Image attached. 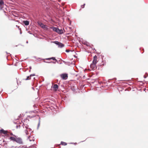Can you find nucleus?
<instances>
[{
    "mask_svg": "<svg viewBox=\"0 0 148 148\" xmlns=\"http://www.w3.org/2000/svg\"><path fill=\"white\" fill-rule=\"evenodd\" d=\"M57 33L60 34H62L64 33V32L62 30L58 28V29Z\"/></svg>",
    "mask_w": 148,
    "mask_h": 148,
    "instance_id": "obj_9",
    "label": "nucleus"
},
{
    "mask_svg": "<svg viewBox=\"0 0 148 148\" xmlns=\"http://www.w3.org/2000/svg\"><path fill=\"white\" fill-rule=\"evenodd\" d=\"M43 62L45 63H47V61H45V60H44L43 61Z\"/></svg>",
    "mask_w": 148,
    "mask_h": 148,
    "instance_id": "obj_38",
    "label": "nucleus"
},
{
    "mask_svg": "<svg viewBox=\"0 0 148 148\" xmlns=\"http://www.w3.org/2000/svg\"><path fill=\"white\" fill-rule=\"evenodd\" d=\"M71 22L70 23V24H71Z\"/></svg>",
    "mask_w": 148,
    "mask_h": 148,
    "instance_id": "obj_59",
    "label": "nucleus"
},
{
    "mask_svg": "<svg viewBox=\"0 0 148 148\" xmlns=\"http://www.w3.org/2000/svg\"><path fill=\"white\" fill-rule=\"evenodd\" d=\"M6 53L7 54H10V55H11V54H10L9 53H8L7 52H6Z\"/></svg>",
    "mask_w": 148,
    "mask_h": 148,
    "instance_id": "obj_36",
    "label": "nucleus"
},
{
    "mask_svg": "<svg viewBox=\"0 0 148 148\" xmlns=\"http://www.w3.org/2000/svg\"><path fill=\"white\" fill-rule=\"evenodd\" d=\"M84 45H85L87 46L90 47V44L88 42H86V43L84 44Z\"/></svg>",
    "mask_w": 148,
    "mask_h": 148,
    "instance_id": "obj_20",
    "label": "nucleus"
},
{
    "mask_svg": "<svg viewBox=\"0 0 148 148\" xmlns=\"http://www.w3.org/2000/svg\"><path fill=\"white\" fill-rule=\"evenodd\" d=\"M31 78V77L30 75L29 76H27V78L26 79H25L26 80H29V79H30Z\"/></svg>",
    "mask_w": 148,
    "mask_h": 148,
    "instance_id": "obj_19",
    "label": "nucleus"
},
{
    "mask_svg": "<svg viewBox=\"0 0 148 148\" xmlns=\"http://www.w3.org/2000/svg\"><path fill=\"white\" fill-rule=\"evenodd\" d=\"M16 56H15V57H16V58H17Z\"/></svg>",
    "mask_w": 148,
    "mask_h": 148,
    "instance_id": "obj_55",
    "label": "nucleus"
},
{
    "mask_svg": "<svg viewBox=\"0 0 148 148\" xmlns=\"http://www.w3.org/2000/svg\"><path fill=\"white\" fill-rule=\"evenodd\" d=\"M29 69H32V67L31 66H29Z\"/></svg>",
    "mask_w": 148,
    "mask_h": 148,
    "instance_id": "obj_40",
    "label": "nucleus"
},
{
    "mask_svg": "<svg viewBox=\"0 0 148 148\" xmlns=\"http://www.w3.org/2000/svg\"><path fill=\"white\" fill-rule=\"evenodd\" d=\"M9 135H13V136H14V135H13V134L12 133H10V134H9ZM14 136H15V135H14Z\"/></svg>",
    "mask_w": 148,
    "mask_h": 148,
    "instance_id": "obj_29",
    "label": "nucleus"
},
{
    "mask_svg": "<svg viewBox=\"0 0 148 148\" xmlns=\"http://www.w3.org/2000/svg\"><path fill=\"white\" fill-rule=\"evenodd\" d=\"M97 57L95 55L93 57V59L92 61L94 62H97Z\"/></svg>",
    "mask_w": 148,
    "mask_h": 148,
    "instance_id": "obj_12",
    "label": "nucleus"
},
{
    "mask_svg": "<svg viewBox=\"0 0 148 148\" xmlns=\"http://www.w3.org/2000/svg\"><path fill=\"white\" fill-rule=\"evenodd\" d=\"M44 60V59H42V60Z\"/></svg>",
    "mask_w": 148,
    "mask_h": 148,
    "instance_id": "obj_56",
    "label": "nucleus"
},
{
    "mask_svg": "<svg viewBox=\"0 0 148 148\" xmlns=\"http://www.w3.org/2000/svg\"><path fill=\"white\" fill-rule=\"evenodd\" d=\"M27 129H26V130H25V132L26 135H28V132Z\"/></svg>",
    "mask_w": 148,
    "mask_h": 148,
    "instance_id": "obj_23",
    "label": "nucleus"
},
{
    "mask_svg": "<svg viewBox=\"0 0 148 148\" xmlns=\"http://www.w3.org/2000/svg\"><path fill=\"white\" fill-rule=\"evenodd\" d=\"M32 89H34L33 87H32Z\"/></svg>",
    "mask_w": 148,
    "mask_h": 148,
    "instance_id": "obj_60",
    "label": "nucleus"
},
{
    "mask_svg": "<svg viewBox=\"0 0 148 148\" xmlns=\"http://www.w3.org/2000/svg\"><path fill=\"white\" fill-rule=\"evenodd\" d=\"M56 62H53L52 63H53V64H56Z\"/></svg>",
    "mask_w": 148,
    "mask_h": 148,
    "instance_id": "obj_34",
    "label": "nucleus"
},
{
    "mask_svg": "<svg viewBox=\"0 0 148 148\" xmlns=\"http://www.w3.org/2000/svg\"><path fill=\"white\" fill-rule=\"evenodd\" d=\"M110 83H114V82H113L112 81H111V82H110Z\"/></svg>",
    "mask_w": 148,
    "mask_h": 148,
    "instance_id": "obj_41",
    "label": "nucleus"
},
{
    "mask_svg": "<svg viewBox=\"0 0 148 148\" xmlns=\"http://www.w3.org/2000/svg\"><path fill=\"white\" fill-rule=\"evenodd\" d=\"M14 147L13 146H11V147L10 148H12V147Z\"/></svg>",
    "mask_w": 148,
    "mask_h": 148,
    "instance_id": "obj_43",
    "label": "nucleus"
},
{
    "mask_svg": "<svg viewBox=\"0 0 148 148\" xmlns=\"http://www.w3.org/2000/svg\"><path fill=\"white\" fill-rule=\"evenodd\" d=\"M97 62H94L92 61V63L90 64V68L92 69L95 70V69L97 68V67H96V64Z\"/></svg>",
    "mask_w": 148,
    "mask_h": 148,
    "instance_id": "obj_4",
    "label": "nucleus"
},
{
    "mask_svg": "<svg viewBox=\"0 0 148 148\" xmlns=\"http://www.w3.org/2000/svg\"><path fill=\"white\" fill-rule=\"evenodd\" d=\"M19 29H20V34H21L22 33V31H21V28L20 29L19 28Z\"/></svg>",
    "mask_w": 148,
    "mask_h": 148,
    "instance_id": "obj_31",
    "label": "nucleus"
},
{
    "mask_svg": "<svg viewBox=\"0 0 148 148\" xmlns=\"http://www.w3.org/2000/svg\"><path fill=\"white\" fill-rule=\"evenodd\" d=\"M36 145L35 144H34L33 145H31V146H29V148H31V147L36 148V147H35Z\"/></svg>",
    "mask_w": 148,
    "mask_h": 148,
    "instance_id": "obj_21",
    "label": "nucleus"
},
{
    "mask_svg": "<svg viewBox=\"0 0 148 148\" xmlns=\"http://www.w3.org/2000/svg\"><path fill=\"white\" fill-rule=\"evenodd\" d=\"M104 65V62L103 61H102V62L100 64L99 66H103Z\"/></svg>",
    "mask_w": 148,
    "mask_h": 148,
    "instance_id": "obj_16",
    "label": "nucleus"
},
{
    "mask_svg": "<svg viewBox=\"0 0 148 148\" xmlns=\"http://www.w3.org/2000/svg\"><path fill=\"white\" fill-rule=\"evenodd\" d=\"M60 145H62L65 146L67 145V143H66L61 141L60 143Z\"/></svg>",
    "mask_w": 148,
    "mask_h": 148,
    "instance_id": "obj_15",
    "label": "nucleus"
},
{
    "mask_svg": "<svg viewBox=\"0 0 148 148\" xmlns=\"http://www.w3.org/2000/svg\"><path fill=\"white\" fill-rule=\"evenodd\" d=\"M61 0H58L59 2H60Z\"/></svg>",
    "mask_w": 148,
    "mask_h": 148,
    "instance_id": "obj_48",
    "label": "nucleus"
},
{
    "mask_svg": "<svg viewBox=\"0 0 148 148\" xmlns=\"http://www.w3.org/2000/svg\"><path fill=\"white\" fill-rule=\"evenodd\" d=\"M10 139L16 142V138L13 137H10Z\"/></svg>",
    "mask_w": 148,
    "mask_h": 148,
    "instance_id": "obj_13",
    "label": "nucleus"
},
{
    "mask_svg": "<svg viewBox=\"0 0 148 148\" xmlns=\"http://www.w3.org/2000/svg\"><path fill=\"white\" fill-rule=\"evenodd\" d=\"M75 144H77V143H75Z\"/></svg>",
    "mask_w": 148,
    "mask_h": 148,
    "instance_id": "obj_54",
    "label": "nucleus"
},
{
    "mask_svg": "<svg viewBox=\"0 0 148 148\" xmlns=\"http://www.w3.org/2000/svg\"><path fill=\"white\" fill-rule=\"evenodd\" d=\"M16 142L21 144H23V142L22 139L20 138H16Z\"/></svg>",
    "mask_w": 148,
    "mask_h": 148,
    "instance_id": "obj_6",
    "label": "nucleus"
},
{
    "mask_svg": "<svg viewBox=\"0 0 148 148\" xmlns=\"http://www.w3.org/2000/svg\"><path fill=\"white\" fill-rule=\"evenodd\" d=\"M28 33H29L30 34H32V33H31V32L30 31H28Z\"/></svg>",
    "mask_w": 148,
    "mask_h": 148,
    "instance_id": "obj_30",
    "label": "nucleus"
},
{
    "mask_svg": "<svg viewBox=\"0 0 148 148\" xmlns=\"http://www.w3.org/2000/svg\"><path fill=\"white\" fill-rule=\"evenodd\" d=\"M26 43H28V41H27L26 42Z\"/></svg>",
    "mask_w": 148,
    "mask_h": 148,
    "instance_id": "obj_44",
    "label": "nucleus"
},
{
    "mask_svg": "<svg viewBox=\"0 0 148 148\" xmlns=\"http://www.w3.org/2000/svg\"><path fill=\"white\" fill-rule=\"evenodd\" d=\"M52 42L54 43L56 45L58 46V47L62 48L64 46V44L58 41H54L51 42Z\"/></svg>",
    "mask_w": 148,
    "mask_h": 148,
    "instance_id": "obj_2",
    "label": "nucleus"
},
{
    "mask_svg": "<svg viewBox=\"0 0 148 148\" xmlns=\"http://www.w3.org/2000/svg\"><path fill=\"white\" fill-rule=\"evenodd\" d=\"M83 142V141H81V142Z\"/></svg>",
    "mask_w": 148,
    "mask_h": 148,
    "instance_id": "obj_58",
    "label": "nucleus"
},
{
    "mask_svg": "<svg viewBox=\"0 0 148 148\" xmlns=\"http://www.w3.org/2000/svg\"><path fill=\"white\" fill-rule=\"evenodd\" d=\"M45 60H53L56 61L58 63V61H59L60 60H56L55 57H52L50 58H48L45 59Z\"/></svg>",
    "mask_w": 148,
    "mask_h": 148,
    "instance_id": "obj_7",
    "label": "nucleus"
},
{
    "mask_svg": "<svg viewBox=\"0 0 148 148\" xmlns=\"http://www.w3.org/2000/svg\"><path fill=\"white\" fill-rule=\"evenodd\" d=\"M37 23L38 25L40 26L42 29L47 30L48 29L47 26L46 25H44L40 21H38Z\"/></svg>",
    "mask_w": 148,
    "mask_h": 148,
    "instance_id": "obj_1",
    "label": "nucleus"
},
{
    "mask_svg": "<svg viewBox=\"0 0 148 148\" xmlns=\"http://www.w3.org/2000/svg\"><path fill=\"white\" fill-rule=\"evenodd\" d=\"M49 62H50V63H52V62H53L52 61H50Z\"/></svg>",
    "mask_w": 148,
    "mask_h": 148,
    "instance_id": "obj_39",
    "label": "nucleus"
},
{
    "mask_svg": "<svg viewBox=\"0 0 148 148\" xmlns=\"http://www.w3.org/2000/svg\"><path fill=\"white\" fill-rule=\"evenodd\" d=\"M34 140H34V139H33V141H34Z\"/></svg>",
    "mask_w": 148,
    "mask_h": 148,
    "instance_id": "obj_51",
    "label": "nucleus"
},
{
    "mask_svg": "<svg viewBox=\"0 0 148 148\" xmlns=\"http://www.w3.org/2000/svg\"><path fill=\"white\" fill-rule=\"evenodd\" d=\"M60 76L62 79L63 80H66L68 77V74L66 73L61 74Z\"/></svg>",
    "mask_w": 148,
    "mask_h": 148,
    "instance_id": "obj_3",
    "label": "nucleus"
},
{
    "mask_svg": "<svg viewBox=\"0 0 148 148\" xmlns=\"http://www.w3.org/2000/svg\"><path fill=\"white\" fill-rule=\"evenodd\" d=\"M40 118H39V121H38V126H37V129H38V128H39V127L40 125Z\"/></svg>",
    "mask_w": 148,
    "mask_h": 148,
    "instance_id": "obj_18",
    "label": "nucleus"
},
{
    "mask_svg": "<svg viewBox=\"0 0 148 148\" xmlns=\"http://www.w3.org/2000/svg\"><path fill=\"white\" fill-rule=\"evenodd\" d=\"M71 51L68 50V49H66L65 51L67 53H68L69 52Z\"/></svg>",
    "mask_w": 148,
    "mask_h": 148,
    "instance_id": "obj_25",
    "label": "nucleus"
},
{
    "mask_svg": "<svg viewBox=\"0 0 148 148\" xmlns=\"http://www.w3.org/2000/svg\"><path fill=\"white\" fill-rule=\"evenodd\" d=\"M31 77H32V76H34L35 75V74H31L30 75Z\"/></svg>",
    "mask_w": 148,
    "mask_h": 148,
    "instance_id": "obj_27",
    "label": "nucleus"
},
{
    "mask_svg": "<svg viewBox=\"0 0 148 148\" xmlns=\"http://www.w3.org/2000/svg\"><path fill=\"white\" fill-rule=\"evenodd\" d=\"M85 5V3L83 5H81V8H84Z\"/></svg>",
    "mask_w": 148,
    "mask_h": 148,
    "instance_id": "obj_24",
    "label": "nucleus"
},
{
    "mask_svg": "<svg viewBox=\"0 0 148 148\" xmlns=\"http://www.w3.org/2000/svg\"><path fill=\"white\" fill-rule=\"evenodd\" d=\"M112 79H115V80H116V78H114L112 79H109L108 80V82L109 83H110L111 81H110V80Z\"/></svg>",
    "mask_w": 148,
    "mask_h": 148,
    "instance_id": "obj_22",
    "label": "nucleus"
},
{
    "mask_svg": "<svg viewBox=\"0 0 148 148\" xmlns=\"http://www.w3.org/2000/svg\"><path fill=\"white\" fill-rule=\"evenodd\" d=\"M23 23L26 26H27L29 24V22L28 21H23Z\"/></svg>",
    "mask_w": 148,
    "mask_h": 148,
    "instance_id": "obj_8",
    "label": "nucleus"
},
{
    "mask_svg": "<svg viewBox=\"0 0 148 148\" xmlns=\"http://www.w3.org/2000/svg\"><path fill=\"white\" fill-rule=\"evenodd\" d=\"M4 5L3 0H0V6H1Z\"/></svg>",
    "mask_w": 148,
    "mask_h": 148,
    "instance_id": "obj_14",
    "label": "nucleus"
},
{
    "mask_svg": "<svg viewBox=\"0 0 148 148\" xmlns=\"http://www.w3.org/2000/svg\"><path fill=\"white\" fill-rule=\"evenodd\" d=\"M20 125H17L16 126V127L17 128H18V127L20 128Z\"/></svg>",
    "mask_w": 148,
    "mask_h": 148,
    "instance_id": "obj_28",
    "label": "nucleus"
},
{
    "mask_svg": "<svg viewBox=\"0 0 148 148\" xmlns=\"http://www.w3.org/2000/svg\"><path fill=\"white\" fill-rule=\"evenodd\" d=\"M71 143V144H73V143Z\"/></svg>",
    "mask_w": 148,
    "mask_h": 148,
    "instance_id": "obj_57",
    "label": "nucleus"
},
{
    "mask_svg": "<svg viewBox=\"0 0 148 148\" xmlns=\"http://www.w3.org/2000/svg\"><path fill=\"white\" fill-rule=\"evenodd\" d=\"M23 127H25L26 129H28V127L29 126H28V125H27L25 124H24V123H23Z\"/></svg>",
    "mask_w": 148,
    "mask_h": 148,
    "instance_id": "obj_17",
    "label": "nucleus"
},
{
    "mask_svg": "<svg viewBox=\"0 0 148 148\" xmlns=\"http://www.w3.org/2000/svg\"><path fill=\"white\" fill-rule=\"evenodd\" d=\"M51 29H53V31L57 33L58 29V27H53L51 28Z\"/></svg>",
    "mask_w": 148,
    "mask_h": 148,
    "instance_id": "obj_10",
    "label": "nucleus"
},
{
    "mask_svg": "<svg viewBox=\"0 0 148 148\" xmlns=\"http://www.w3.org/2000/svg\"><path fill=\"white\" fill-rule=\"evenodd\" d=\"M53 88L55 89V90H57L58 89V86L57 84H55L53 85Z\"/></svg>",
    "mask_w": 148,
    "mask_h": 148,
    "instance_id": "obj_11",
    "label": "nucleus"
},
{
    "mask_svg": "<svg viewBox=\"0 0 148 148\" xmlns=\"http://www.w3.org/2000/svg\"><path fill=\"white\" fill-rule=\"evenodd\" d=\"M18 147H17V146H16L15 147V148H18Z\"/></svg>",
    "mask_w": 148,
    "mask_h": 148,
    "instance_id": "obj_46",
    "label": "nucleus"
},
{
    "mask_svg": "<svg viewBox=\"0 0 148 148\" xmlns=\"http://www.w3.org/2000/svg\"><path fill=\"white\" fill-rule=\"evenodd\" d=\"M47 63H50V62L49 61H47Z\"/></svg>",
    "mask_w": 148,
    "mask_h": 148,
    "instance_id": "obj_37",
    "label": "nucleus"
},
{
    "mask_svg": "<svg viewBox=\"0 0 148 148\" xmlns=\"http://www.w3.org/2000/svg\"><path fill=\"white\" fill-rule=\"evenodd\" d=\"M104 57V56H102V57Z\"/></svg>",
    "mask_w": 148,
    "mask_h": 148,
    "instance_id": "obj_52",
    "label": "nucleus"
},
{
    "mask_svg": "<svg viewBox=\"0 0 148 148\" xmlns=\"http://www.w3.org/2000/svg\"><path fill=\"white\" fill-rule=\"evenodd\" d=\"M28 117H30V118H31V117H30V116H28Z\"/></svg>",
    "mask_w": 148,
    "mask_h": 148,
    "instance_id": "obj_49",
    "label": "nucleus"
},
{
    "mask_svg": "<svg viewBox=\"0 0 148 148\" xmlns=\"http://www.w3.org/2000/svg\"><path fill=\"white\" fill-rule=\"evenodd\" d=\"M60 60V61H58V64H60V63H59V62H60V61L61 60ZM62 64V63H60V64Z\"/></svg>",
    "mask_w": 148,
    "mask_h": 148,
    "instance_id": "obj_42",
    "label": "nucleus"
},
{
    "mask_svg": "<svg viewBox=\"0 0 148 148\" xmlns=\"http://www.w3.org/2000/svg\"><path fill=\"white\" fill-rule=\"evenodd\" d=\"M28 129H29V131H31V129L30 128H28Z\"/></svg>",
    "mask_w": 148,
    "mask_h": 148,
    "instance_id": "obj_33",
    "label": "nucleus"
},
{
    "mask_svg": "<svg viewBox=\"0 0 148 148\" xmlns=\"http://www.w3.org/2000/svg\"><path fill=\"white\" fill-rule=\"evenodd\" d=\"M61 60V61H63V62H64V63H66V62H65V61H64V60Z\"/></svg>",
    "mask_w": 148,
    "mask_h": 148,
    "instance_id": "obj_35",
    "label": "nucleus"
},
{
    "mask_svg": "<svg viewBox=\"0 0 148 148\" xmlns=\"http://www.w3.org/2000/svg\"><path fill=\"white\" fill-rule=\"evenodd\" d=\"M29 141H32V140H31V139H29Z\"/></svg>",
    "mask_w": 148,
    "mask_h": 148,
    "instance_id": "obj_47",
    "label": "nucleus"
},
{
    "mask_svg": "<svg viewBox=\"0 0 148 148\" xmlns=\"http://www.w3.org/2000/svg\"><path fill=\"white\" fill-rule=\"evenodd\" d=\"M1 133L3 134L6 136H9L8 132L7 130H4L3 129H1L0 130Z\"/></svg>",
    "mask_w": 148,
    "mask_h": 148,
    "instance_id": "obj_5",
    "label": "nucleus"
},
{
    "mask_svg": "<svg viewBox=\"0 0 148 148\" xmlns=\"http://www.w3.org/2000/svg\"><path fill=\"white\" fill-rule=\"evenodd\" d=\"M30 71H31V69H30V70H29V72H30Z\"/></svg>",
    "mask_w": 148,
    "mask_h": 148,
    "instance_id": "obj_50",
    "label": "nucleus"
},
{
    "mask_svg": "<svg viewBox=\"0 0 148 148\" xmlns=\"http://www.w3.org/2000/svg\"><path fill=\"white\" fill-rule=\"evenodd\" d=\"M146 74L147 75V76H146L145 75L144 76V77L145 78H146L148 76V74L147 73H146Z\"/></svg>",
    "mask_w": 148,
    "mask_h": 148,
    "instance_id": "obj_26",
    "label": "nucleus"
},
{
    "mask_svg": "<svg viewBox=\"0 0 148 148\" xmlns=\"http://www.w3.org/2000/svg\"><path fill=\"white\" fill-rule=\"evenodd\" d=\"M75 144H77V143H75Z\"/></svg>",
    "mask_w": 148,
    "mask_h": 148,
    "instance_id": "obj_53",
    "label": "nucleus"
},
{
    "mask_svg": "<svg viewBox=\"0 0 148 148\" xmlns=\"http://www.w3.org/2000/svg\"><path fill=\"white\" fill-rule=\"evenodd\" d=\"M91 48L93 50H95V51H96V50L95 49V48L93 49L92 47H91Z\"/></svg>",
    "mask_w": 148,
    "mask_h": 148,
    "instance_id": "obj_32",
    "label": "nucleus"
},
{
    "mask_svg": "<svg viewBox=\"0 0 148 148\" xmlns=\"http://www.w3.org/2000/svg\"><path fill=\"white\" fill-rule=\"evenodd\" d=\"M3 91V90L2 89L1 91L0 92V93H1L2 91Z\"/></svg>",
    "mask_w": 148,
    "mask_h": 148,
    "instance_id": "obj_45",
    "label": "nucleus"
}]
</instances>
